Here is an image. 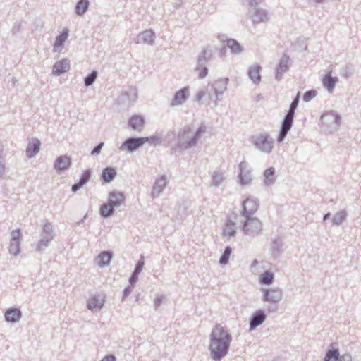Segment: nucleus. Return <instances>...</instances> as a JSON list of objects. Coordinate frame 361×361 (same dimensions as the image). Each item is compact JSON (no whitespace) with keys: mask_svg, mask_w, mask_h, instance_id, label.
<instances>
[{"mask_svg":"<svg viewBox=\"0 0 361 361\" xmlns=\"http://www.w3.org/2000/svg\"><path fill=\"white\" fill-rule=\"evenodd\" d=\"M144 265L143 262H139L135 267L134 275H137L142 270V267Z\"/></svg>","mask_w":361,"mask_h":361,"instance_id":"obj_40","label":"nucleus"},{"mask_svg":"<svg viewBox=\"0 0 361 361\" xmlns=\"http://www.w3.org/2000/svg\"><path fill=\"white\" fill-rule=\"evenodd\" d=\"M188 93H189V90L187 87H184L183 89H181L180 90L178 91L172 102H171V104L173 106H177V105H179V104H181L183 102H184L188 95Z\"/></svg>","mask_w":361,"mask_h":361,"instance_id":"obj_12","label":"nucleus"},{"mask_svg":"<svg viewBox=\"0 0 361 361\" xmlns=\"http://www.w3.org/2000/svg\"><path fill=\"white\" fill-rule=\"evenodd\" d=\"M21 312L19 309L12 308L8 310L5 313V317L7 322H16L20 319Z\"/></svg>","mask_w":361,"mask_h":361,"instance_id":"obj_15","label":"nucleus"},{"mask_svg":"<svg viewBox=\"0 0 361 361\" xmlns=\"http://www.w3.org/2000/svg\"><path fill=\"white\" fill-rule=\"evenodd\" d=\"M111 259V254L109 252H102L97 257V263L100 267L108 265Z\"/></svg>","mask_w":361,"mask_h":361,"instance_id":"obj_19","label":"nucleus"},{"mask_svg":"<svg viewBox=\"0 0 361 361\" xmlns=\"http://www.w3.org/2000/svg\"><path fill=\"white\" fill-rule=\"evenodd\" d=\"M128 123L133 130L141 131L144 127L145 121L142 116L135 115L129 119Z\"/></svg>","mask_w":361,"mask_h":361,"instance_id":"obj_13","label":"nucleus"},{"mask_svg":"<svg viewBox=\"0 0 361 361\" xmlns=\"http://www.w3.org/2000/svg\"><path fill=\"white\" fill-rule=\"evenodd\" d=\"M274 279V275L272 273L265 271L263 273L259 279V281L263 284H271Z\"/></svg>","mask_w":361,"mask_h":361,"instance_id":"obj_29","label":"nucleus"},{"mask_svg":"<svg viewBox=\"0 0 361 361\" xmlns=\"http://www.w3.org/2000/svg\"><path fill=\"white\" fill-rule=\"evenodd\" d=\"M116 176V171L113 167L105 168L102 173V178L105 183L111 182Z\"/></svg>","mask_w":361,"mask_h":361,"instance_id":"obj_21","label":"nucleus"},{"mask_svg":"<svg viewBox=\"0 0 361 361\" xmlns=\"http://www.w3.org/2000/svg\"><path fill=\"white\" fill-rule=\"evenodd\" d=\"M261 67L260 66L257 64H254L250 66L249 69V76L250 79L255 82V83H259L261 80V76H260V71H261Z\"/></svg>","mask_w":361,"mask_h":361,"instance_id":"obj_14","label":"nucleus"},{"mask_svg":"<svg viewBox=\"0 0 361 361\" xmlns=\"http://www.w3.org/2000/svg\"><path fill=\"white\" fill-rule=\"evenodd\" d=\"M101 361H116L114 355H106Z\"/></svg>","mask_w":361,"mask_h":361,"instance_id":"obj_45","label":"nucleus"},{"mask_svg":"<svg viewBox=\"0 0 361 361\" xmlns=\"http://www.w3.org/2000/svg\"><path fill=\"white\" fill-rule=\"evenodd\" d=\"M207 68H204L202 71L200 73V77L204 78L207 75Z\"/></svg>","mask_w":361,"mask_h":361,"instance_id":"obj_47","label":"nucleus"},{"mask_svg":"<svg viewBox=\"0 0 361 361\" xmlns=\"http://www.w3.org/2000/svg\"><path fill=\"white\" fill-rule=\"evenodd\" d=\"M231 341V338L227 331L222 326L216 325L212 333L210 344L213 359L219 360L226 355Z\"/></svg>","mask_w":361,"mask_h":361,"instance_id":"obj_1","label":"nucleus"},{"mask_svg":"<svg viewBox=\"0 0 361 361\" xmlns=\"http://www.w3.org/2000/svg\"><path fill=\"white\" fill-rule=\"evenodd\" d=\"M235 233V224L232 222L231 221H228L226 224L225 227L223 231V234L225 236L231 237Z\"/></svg>","mask_w":361,"mask_h":361,"instance_id":"obj_26","label":"nucleus"},{"mask_svg":"<svg viewBox=\"0 0 361 361\" xmlns=\"http://www.w3.org/2000/svg\"><path fill=\"white\" fill-rule=\"evenodd\" d=\"M97 73L96 71L92 72L90 75L85 79V82L87 86L92 85L97 78Z\"/></svg>","mask_w":361,"mask_h":361,"instance_id":"obj_34","label":"nucleus"},{"mask_svg":"<svg viewBox=\"0 0 361 361\" xmlns=\"http://www.w3.org/2000/svg\"><path fill=\"white\" fill-rule=\"evenodd\" d=\"M21 238V231L20 229L13 230L11 232V243H15L16 245V249L15 252L18 251V243H20V239Z\"/></svg>","mask_w":361,"mask_h":361,"instance_id":"obj_30","label":"nucleus"},{"mask_svg":"<svg viewBox=\"0 0 361 361\" xmlns=\"http://www.w3.org/2000/svg\"><path fill=\"white\" fill-rule=\"evenodd\" d=\"M51 232H52V226H51V223H46L43 227V233L48 235V237L46 240L42 239L40 240L39 244V247H41L42 246H46L47 245L48 242L50 241L53 238Z\"/></svg>","mask_w":361,"mask_h":361,"instance_id":"obj_23","label":"nucleus"},{"mask_svg":"<svg viewBox=\"0 0 361 361\" xmlns=\"http://www.w3.org/2000/svg\"><path fill=\"white\" fill-rule=\"evenodd\" d=\"M258 208V202L255 199L247 197L243 203L242 214L245 217L254 214Z\"/></svg>","mask_w":361,"mask_h":361,"instance_id":"obj_5","label":"nucleus"},{"mask_svg":"<svg viewBox=\"0 0 361 361\" xmlns=\"http://www.w3.org/2000/svg\"><path fill=\"white\" fill-rule=\"evenodd\" d=\"M71 165V157L66 155L59 157L54 163V168L56 170H66L70 168Z\"/></svg>","mask_w":361,"mask_h":361,"instance_id":"obj_9","label":"nucleus"},{"mask_svg":"<svg viewBox=\"0 0 361 361\" xmlns=\"http://www.w3.org/2000/svg\"><path fill=\"white\" fill-rule=\"evenodd\" d=\"M253 145L264 153H270L273 149L274 140L266 133H260L252 137Z\"/></svg>","mask_w":361,"mask_h":361,"instance_id":"obj_2","label":"nucleus"},{"mask_svg":"<svg viewBox=\"0 0 361 361\" xmlns=\"http://www.w3.org/2000/svg\"><path fill=\"white\" fill-rule=\"evenodd\" d=\"M228 82V79L216 82L214 85L216 91L217 92L219 89H220V93H222L224 91H225L226 90Z\"/></svg>","mask_w":361,"mask_h":361,"instance_id":"obj_32","label":"nucleus"},{"mask_svg":"<svg viewBox=\"0 0 361 361\" xmlns=\"http://www.w3.org/2000/svg\"><path fill=\"white\" fill-rule=\"evenodd\" d=\"M227 46L234 54H239L243 50L240 44L235 39H228L227 41Z\"/></svg>","mask_w":361,"mask_h":361,"instance_id":"obj_27","label":"nucleus"},{"mask_svg":"<svg viewBox=\"0 0 361 361\" xmlns=\"http://www.w3.org/2000/svg\"><path fill=\"white\" fill-rule=\"evenodd\" d=\"M108 202L114 207H118L124 202V196L121 192H111L109 194Z\"/></svg>","mask_w":361,"mask_h":361,"instance_id":"obj_16","label":"nucleus"},{"mask_svg":"<svg viewBox=\"0 0 361 361\" xmlns=\"http://www.w3.org/2000/svg\"><path fill=\"white\" fill-rule=\"evenodd\" d=\"M337 78H332L330 75H326L323 79V84L324 87L329 91L332 92L333 89L335 86V84L337 82Z\"/></svg>","mask_w":361,"mask_h":361,"instance_id":"obj_24","label":"nucleus"},{"mask_svg":"<svg viewBox=\"0 0 361 361\" xmlns=\"http://www.w3.org/2000/svg\"><path fill=\"white\" fill-rule=\"evenodd\" d=\"M317 95V91L314 90H309L304 94L303 99L309 102Z\"/></svg>","mask_w":361,"mask_h":361,"instance_id":"obj_35","label":"nucleus"},{"mask_svg":"<svg viewBox=\"0 0 361 361\" xmlns=\"http://www.w3.org/2000/svg\"><path fill=\"white\" fill-rule=\"evenodd\" d=\"M70 64L67 59H63L56 62L53 68V73L55 75H60L68 71Z\"/></svg>","mask_w":361,"mask_h":361,"instance_id":"obj_11","label":"nucleus"},{"mask_svg":"<svg viewBox=\"0 0 361 361\" xmlns=\"http://www.w3.org/2000/svg\"><path fill=\"white\" fill-rule=\"evenodd\" d=\"M89 6V1L87 0H80L75 8L76 13L78 15H82L85 13Z\"/></svg>","mask_w":361,"mask_h":361,"instance_id":"obj_28","label":"nucleus"},{"mask_svg":"<svg viewBox=\"0 0 361 361\" xmlns=\"http://www.w3.org/2000/svg\"><path fill=\"white\" fill-rule=\"evenodd\" d=\"M289 59L287 56L283 58L280 61V66L282 68L283 64H284L285 68L283 71H286L288 68L287 64L288 63Z\"/></svg>","mask_w":361,"mask_h":361,"instance_id":"obj_42","label":"nucleus"},{"mask_svg":"<svg viewBox=\"0 0 361 361\" xmlns=\"http://www.w3.org/2000/svg\"><path fill=\"white\" fill-rule=\"evenodd\" d=\"M265 319L266 315L262 312V311H257L250 322V329H253L259 326L264 322Z\"/></svg>","mask_w":361,"mask_h":361,"instance_id":"obj_18","label":"nucleus"},{"mask_svg":"<svg viewBox=\"0 0 361 361\" xmlns=\"http://www.w3.org/2000/svg\"><path fill=\"white\" fill-rule=\"evenodd\" d=\"M40 142L37 139H34L31 142H30L27 147V155L29 157H32L35 155L39 150Z\"/></svg>","mask_w":361,"mask_h":361,"instance_id":"obj_20","label":"nucleus"},{"mask_svg":"<svg viewBox=\"0 0 361 361\" xmlns=\"http://www.w3.org/2000/svg\"><path fill=\"white\" fill-rule=\"evenodd\" d=\"M205 129L203 128H199V129L196 131L194 136L188 141V145H194L196 143L197 139L201 136V135L204 133Z\"/></svg>","mask_w":361,"mask_h":361,"instance_id":"obj_33","label":"nucleus"},{"mask_svg":"<svg viewBox=\"0 0 361 361\" xmlns=\"http://www.w3.org/2000/svg\"><path fill=\"white\" fill-rule=\"evenodd\" d=\"M262 230V223L257 218H247L243 226V231L247 234L258 233Z\"/></svg>","mask_w":361,"mask_h":361,"instance_id":"obj_4","label":"nucleus"},{"mask_svg":"<svg viewBox=\"0 0 361 361\" xmlns=\"http://www.w3.org/2000/svg\"><path fill=\"white\" fill-rule=\"evenodd\" d=\"M191 133L190 128H188L184 129L183 133H181L180 136L182 137V140H185L190 137L189 134Z\"/></svg>","mask_w":361,"mask_h":361,"instance_id":"obj_39","label":"nucleus"},{"mask_svg":"<svg viewBox=\"0 0 361 361\" xmlns=\"http://www.w3.org/2000/svg\"><path fill=\"white\" fill-rule=\"evenodd\" d=\"M103 146V143H100L99 145L95 147L94 149L92 151V154H99L100 152V150Z\"/></svg>","mask_w":361,"mask_h":361,"instance_id":"obj_43","label":"nucleus"},{"mask_svg":"<svg viewBox=\"0 0 361 361\" xmlns=\"http://www.w3.org/2000/svg\"><path fill=\"white\" fill-rule=\"evenodd\" d=\"M82 186V185L79 182L78 183L74 184V185L72 186V190H73V192H75V191H77L78 189H80Z\"/></svg>","mask_w":361,"mask_h":361,"instance_id":"obj_46","label":"nucleus"},{"mask_svg":"<svg viewBox=\"0 0 361 361\" xmlns=\"http://www.w3.org/2000/svg\"><path fill=\"white\" fill-rule=\"evenodd\" d=\"M264 293L265 301L277 302L281 299L282 297L281 291L278 289L265 290Z\"/></svg>","mask_w":361,"mask_h":361,"instance_id":"obj_10","label":"nucleus"},{"mask_svg":"<svg viewBox=\"0 0 361 361\" xmlns=\"http://www.w3.org/2000/svg\"><path fill=\"white\" fill-rule=\"evenodd\" d=\"M231 253V247H226L224 252L219 260V262L221 264L225 265L228 263Z\"/></svg>","mask_w":361,"mask_h":361,"instance_id":"obj_31","label":"nucleus"},{"mask_svg":"<svg viewBox=\"0 0 361 361\" xmlns=\"http://www.w3.org/2000/svg\"><path fill=\"white\" fill-rule=\"evenodd\" d=\"M299 97H300V93L298 92L295 99L293 101V102L290 104V109L291 110H295L299 102Z\"/></svg>","mask_w":361,"mask_h":361,"instance_id":"obj_38","label":"nucleus"},{"mask_svg":"<svg viewBox=\"0 0 361 361\" xmlns=\"http://www.w3.org/2000/svg\"><path fill=\"white\" fill-rule=\"evenodd\" d=\"M104 304V297L94 295L87 300V307L91 311H97L102 308Z\"/></svg>","mask_w":361,"mask_h":361,"instance_id":"obj_8","label":"nucleus"},{"mask_svg":"<svg viewBox=\"0 0 361 361\" xmlns=\"http://www.w3.org/2000/svg\"><path fill=\"white\" fill-rule=\"evenodd\" d=\"M293 121L285 118L283 123L281 130L278 136V141L281 142L283 140L284 137L286 136L288 130L290 129L292 126Z\"/></svg>","mask_w":361,"mask_h":361,"instance_id":"obj_22","label":"nucleus"},{"mask_svg":"<svg viewBox=\"0 0 361 361\" xmlns=\"http://www.w3.org/2000/svg\"><path fill=\"white\" fill-rule=\"evenodd\" d=\"M239 178L241 185H246L250 183L252 177L250 174V170L247 165L245 163H240Z\"/></svg>","mask_w":361,"mask_h":361,"instance_id":"obj_7","label":"nucleus"},{"mask_svg":"<svg viewBox=\"0 0 361 361\" xmlns=\"http://www.w3.org/2000/svg\"><path fill=\"white\" fill-rule=\"evenodd\" d=\"M16 245H15V243H11V245H10V252L16 255L19 253L20 252V243H18V251L17 252H15L16 251Z\"/></svg>","mask_w":361,"mask_h":361,"instance_id":"obj_37","label":"nucleus"},{"mask_svg":"<svg viewBox=\"0 0 361 361\" xmlns=\"http://www.w3.org/2000/svg\"><path fill=\"white\" fill-rule=\"evenodd\" d=\"M274 173V169L269 168L264 171V176L267 178L272 177Z\"/></svg>","mask_w":361,"mask_h":361,"instance_id":"obj_41","label":"nucleus"},{"mask_svg":"<svg viewBox=\"0 0 361 361\" xmlns=\"http://www.w3.org/2000/svg\"><path fill=\"white\" fill-rule=\"evenodd\" d=\"M68 36V31L67 29H65L62 33L56 37L53 48L54 52H58L61 50V47H62L63 42L67 39Z\"/></svg>","mask_w":361,"mask_h":361,"instance_id":"obj_17","label":"nucleus"},{"mask_svg":"<svg viewBox=\"0 0 361 361\" xmlns=\"http://www.w3.org/2000/svg\"><path fill=\"white\" fill-rule=\"evenodd\" d=\"M90 173L89 171H85L81 178H80V183L83 185L84 184H85L88 180L90 179Z\"/></svg>","mask_w":361,"mask_h":361,"instance_id":"obj_36","label":"nucleus"},{"mask_svg":"<svg viewBox=\"0 0 361 361\" xmlns=\"http://www.w3.org/2000/svg\"><path fill=\"white\" fill-rule=\"evenodd\" d=\"M295 111L289 109L288 114L286 116L285 118L293 121Z\"/></svg>","mask_w":361,"mask_h":361,"instance_id":"obj_44","label":"nucleus"},{"mask_svg":"<svg viewBox=\"0 0 361 361\" xmlns=\"http://www.w3.org/2000/svg\"><path fill=\"white\" fill-rule=\"evenodd\" d=\"M114 209V207L108 202L101 206L100 214L104 217L109 216L113 214Z\"/></svg>","mask_w":361,"mask_h":361,"instance_id":"obj_25","label":"nucleus"},{"mask_svg":"<svg viewBox=\"0 0 361 361\" xmlns=\"http://www.w3.org/2000/svg\"><path fill=\"white\" fill-rule=\"evenodd\" d=\"M156 302V305H157V306H159V305L161 304V298H157V299L156 300V302Z\"/></svg>","mask_w":361,"mask_h":361,"instance_id":"obj_48","label":"nucleus"},{"mask_svg":"<svg viewBox=\"0 0 361 361\" xmlns=\"http://www.w3.org/2000/svg\"><path fill=\"white\" fill-rule=\"evenodd\" d=\"M157 137H145L139 138H128L121 145V149H126L129 152H133L145 142H155L158 141Z\"/></svg>","mask_w":361,"mask_h":361,"instance_id":"obj_3","label":"nucleus"},{"mask_svg":"<svg viewBox=\"0 0 361 361\" xmlns=\"http://www.w3.org/2000/svg\"><path fill=\"white\" fill-rule=\"evenodd\" d=\"M324 361H351V357L348 355L340 356L338 350L332 348L326 353Z\"/></svg>","mask_w":361,"mask_h":361,"instance_id":"obj_6","label":"nucleus"}]
</instances>
